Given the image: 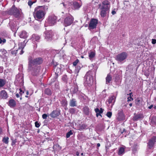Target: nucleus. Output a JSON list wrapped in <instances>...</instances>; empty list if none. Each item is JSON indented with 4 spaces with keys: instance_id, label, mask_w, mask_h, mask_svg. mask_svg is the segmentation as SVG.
<instances>
[{
    "instance_id": "nucleus-1",
    "label": "nucleus",
    "mask_w": 156,
    "mask_h": 156,
    "mask_svg": "<svg viewBox=\"0 0 156 156\" xmlns=\"http://www.w3.org/2000/svg\"><path fill=\"white\" fill-rule=\"evenodd\" d=\"M28 70L31 71L34 75H36L40 71V66H38L42 63L43 60L40 57L33 59L31 56H30L28 58Z\"/></svg>"
},
{
    "instance_id": "nucleus-2",
    "label": "nucleus",
    "mask_w": 156,
    "mask_h": 156,
    "mask_svg": "<svg viewBox=\"0 0 156 156\" xmlns=\"http://www.w3.org/2000/svg\"><path fill=\"white\" fill-rule=\"evenodd\" d=\"M46 7L44 6H38L35 9L34 15L36 20H42L44 18L46 14L45 9H48Z\"/></svg>"
},
{
    "instance_id": "nucleus-3",
    "label": "nucleus",
    "mask_w": 156,
    "mask_h": 156,
    "mask_svg": "<svg viewBox=\"0 0 156 156\" xmlns=\"http://www.w3.org/2000/svg\"><path fill=\"white\" fill-rule=\"evenodd\" d=\"M7 13L10 15H13L17 18H19L23 16V13L20 9H18L13 5L9 10L7 11Z\"/></svg>"
},
{
    "instance_id": "nucleus-4",
    "label": "nucleus",
    "mask_w": 156,
    "mask_h": 156,
    "mask_svg": "<svg viewBox=\"0 0 156 156\" xmlns=\"http://www.w3.org/2000/svg\"><path fill=\"white\" fill-rule=\"evenodd\" d=\"M93 81V73L91 71L87 72L84 76V85L86 87H90L92 84Z\"/></svg>"
},
{
    "instance_id": "nucleus-5",
    "label": "nucleus",
    "mask_w": 156,
    "mask_h": 156,
    "mask_svg": "<svg viewBox=\"0 0 156 156\" xmlns=\"http://www.w3.org/2000/svg\"><path fill=\"white\" fill-rule=\"evenodd\" d=\"M25 41H24L23 42L21 43L18 44L19 47L18 49L16 50H11V53L12 55L16 56L18 51L20 52L19 54L20 55H22L24 53L23 50L25 46V45L24 44V43H25Z\"/></svg>"
},
{
    "instance_id": "nucleus-6",
    "label": "nucleus",
    "mask_w": 156,
    "mask_h": 156,
    "mask_svg": "<svg viewBox=\"0 0 156 156\" xmlns=\"http://www.w3.org/2000/svg\"><path fill=\"white\" fill-rule=\"evenodd\" d=\"M57 18L54 15H52L49 16L48 19L45 22L46 25L48 24L50 26H52L55 25L56 23Z\"/></svg>"
},
{
    "instance_id": "nucleus-7",
    "label": "nucleus",
    "mask_w": 156,
    "mask_h": 156,
    "mask_svg": "<svg viewBox=\"0 0 156 156\" xmlns=\"http://www.w3.org/2000/svg\"><path fill=\"white\" fill-rule=\"evenodd\" d=\"M127 54L126 52H122L117 55L115 59L119 62H122L127 58Z\"/></svg>"
},
{
    "instance_id": "nucleus-8",
    "label": "nucleus",
    "mask_w": 156,
    "mask_h": 156,
    "mask_svg": "<svg viewBox=\"0 0 156 156\" xmlns=\"http://www.w3.org/2000/svg\"><path fill=\"white\" fill-rule=\"evenodd\" d=\"M73 20L74 18L72 16H68L64 19L63 25L65 27L70 26L73 23Z\"/></svg>"
},
{
    "instance_id": "nucleus-9",
    "label": "nucleus",
    "mask_w": 156,
    "mask_h": 156,
    "mask_svg": "<svg viewBox=\"0 0 156 156\" xmlns=\"http://www.w3.org/2000/svg\"><path fill=\"white\" fill-rule=\"evenodd\" d=\"M98 20L96 19H92L90 21L88 29L91 30L96 28L97 25L98 23Z\"/></svg>"
},
{
    "instance_id": "nucleus-10",
    "label": "nucleus",
    "mask_w": 156,
    "mask_h": 156,
    "mask_svg": "<svg viewBox=\"0 0 156 156\" xmlns=\"http://www.w3.org/2000/svg\"><path fill=\"white\" fill-rule=\"evenodd\" d=\"M45 38L46 41H50L52 39L53 34L51 30H46L44 33Z\"/></svg>"
},
{
    "instance_id": "nucleus-11",
    "label": "nucleus",
    "mask_w": 156,
    "mask_h": 156,
    "mask_svg": "<svg viewBox=\"0 0 156 156\" xmlns=\"http://www.w3.org/2000/svg\"><path fill=\"white\" fill-rule=\"evenodd\" d=\"M9 25L11 30L13 32L16 31L18 28L17 29L16 23L15 20H10L9 23Z\"/></svg>"
},
{
    "instance_id": "nucleus-12",
    "label": "nucleus",
    "mask_w": 156,
    "mask_h": 156,
    "mask_svg": "<svg viewBox=\"0 0 156 156\" xmlns=\"http://www.w3.org/2000/svg\"><path fill=\"white\" fill-rule=\"evenodd\" d=\"M99 5L101 7L100 8L109 10L110 7V2L107 0H105L103 2L102 5L101 4H99Z\"/></svg>"
},
{
    "instance_id": "nucleus-13",
    "label": "nucleus",
    "mask_w": 156,
    "mask_h": 156,
    "mask_svg": "<svg viewBox=\"0 0 156 156\" xmlns=\"http://www.w3.org/2000/svg\"><path fill=\"white\" fill-rule=\"evenodd\" d=\"M156 142V136H153L149 141L147 143L148 148L151 149L152 148Z\"/></svg>"
},
{
    "instance_id": "nucleus-14",
    "label": "nucleus",
    "mask_w": 156,
    "mask_h": 156,
    "mask_svg": "<svg viewBox=\"0 0 156 156\" xmlns=\"http://www.w3.org/2000/svg\"><path fill=\"white\" fill-rule=\"evenodd\" d=\"M116 97L114 95H112L110 96L108 98V102L109 104H111L110 107L112 108L114 105Z\"/></svg>"
},
{
    "instance_id": "nucleus-15",
    "label": "nucleus",
    "mask_w": 156,
    "mask_h": 156,
    "mask_svg": "<svg viewBox=\"0 0 156 156\" xmlns=\"http://www.w3.org/2000/svg\"><path fill=\"white\" fill-rule=\"evenodd\" d=\"M60 114V111L57 109L53 110L50 114L52 118H55L58 116Z\"/></svg>"
},
{
    "instance_id": "nucleus-16",
    "label": "nucleus",
    "mask_w": 156,
    "mask_h": 156,
    "mask_svg": "<svg viewBox=\"0 0 156 156\" xmlns=\"http://www.w3.org/2000/svg\"><path fill=\"white\" fill-rule=\"evenodd\" d=\"M7 92L5 90H3L0 92V98L3 99H6L8 98Z\"/></svg>"
},
{
    "instance_id": "nucleus-17",
    "label": "nucleus",
    "mask_w": 156,
    "mask_h": 156,
    "mask_svg": "<svg viewBox=\"0 0 156 156\" xmlns=\"http://www.w3.org/2000/svg\"><path fill=\"white\" fill-rule=\"evenodd\" d=\"M69 105L71 107H76L77 106V102L76 99L74 98H72L70 100Z\"/></svg>"
},
{
    "instance_id": "nucleus-18",
    "label": "nucleus",
    "mask_w": 156,
    "mask_h": 156,
    "mask_svg": "<svg viewBox=\"0 0 156 156\" xmlns=\"http://www.w3.org/2000/svg\"><path fill=\"white\" fill-rule=\"evenodd\" d=\"M8 105L11 108H14L16 106V102L13 99L10 100L7 103Z\"/></svg>"
},
{
    "instance_id": "nucleus-19",
    "label": "nucleus",
    "mask_w": 156,
    "mask_h": 156,
    "mask_svg": "<svg viewBox=\"0 0 156 156\" xmlns=\"http://www.w3.org/2000/svg\"><path fill=\"white\" fill-rule=\"evenodd\" d=\"M71 4L75 9H79L82 5V4H79L78 2L76 1L72 2Z\"/></svg>"
},
{
    "instance_id": "nucleus-20",
    "label": "nucleus",
    "mask_w": 156,
    "mask_h": 156,
    "mask_svg": "<svg viewBox=\"0 0 156 156\" xmlns=\"http://www.w3.org/2000/svg\"><path fill=\"white\" fill-rule=\"evenodd\" d=\"M40 37L38 35L36 34H33L31 38V39L34 42L36 41L38 42L40 41Z\"/></svg>"
},
{
    "instance_id": "nucleus-21",
    "label": "nucleus",
    "mask_w": 156,
    "mask_h": 156,
    "mask_svg": "<svg viewBox=\"0 0 156 156\" xmlns=\"http://www.w3.org/2000/svg\"><path fill=\"white\" fill-rule=\"evenodd\" d=\"M16 81L19 83L21 85H23L24 83L23 77L22 76H16Z\"/></svg>"
},
{
    "instance_id": "nucleus-22",
    "label": "nucleus",
    "mask_w": 156,
    "mask_h": 156,
    "mask_svg": "<svg viewBox=\"0 0 156 156\" xmlns=\"http://www.w3.org/2000/svg\"><path fill=\"white\" fill-rule=\"evenodd\" d=\"M19 36L21 38H26L28 37V34L26 31L23 30L20 33Z\"/></svg>"
},
{
    "instance_id": "nucleus-23",
    "label": "nucleus",
    "mask_w": 156,
    "mask_h": 156,
    "mask_svg": "<svg viewBox=\"0 0 156 156\" xmlns=\"http://www.w3.org/2000/svg\"><path fill=\"white\" fill-rule=\"evenodd\" d=\"M100 9H101L100 14L101 16L103 17H105L106 16L107 12L109 11V10L103 9L101 8H100Z\"/></svg>"
},
{
    "instance_id": "nucleus-24",
    "label": "nucleus",
    "mask_w": 156,
    "mask_h": 156,
    "mask_svg": "<svg viewBox=\"0 0 156 156\" xmlns=\"http://www.w3.org/2000/svg\"><path fill=\"white\" fill-rule=\"evenodd\" d=\"M89 108L87 106H85L83 108V112L84 114L86 115H89Z\"/></svg>"
},
{
    "instance_id": "nucleus-25",
    "label": "nucleus",
    "mask_w": 156,
    "mask_h": 156,
    "mask_svg": "<svg viewBox=\"0 0 156 156\" xmlns=\"http://www.w3.org/2000/svg\"><path fill=\"white\" fill-rule=\"evenodd\" d=\"M143 116L141 114H138L134 116L133 118V120L134 121H136L139 119L142 118Z\"/></svg>"
},
{
    "instance_id": "nucleus-26",
    "label": "nucleus",
    "mask_w": 156,
    "mask_h": 156,
    "mask_svg": "<svg viewBox=\"0 0 156 156\" xmlns=\"http://www.w3.org/2000/svg\"><path fill=\"white\" fill-rule=\"evenodd\" d=\"M112 79V78L111 76L109 74H108L106 78V83L108 84L111 81Z\"/></svg>"
},
{
    "instance_id": "nucleus-27",
    "label": "nucleus",
    "mask_w": 156,
    "mask_h": 156,
    "mask_svg": "<svg viewBox=\"0 0 156 156\" xmlns=\"http://www.w3.org/2000/svg\"><path fill=\"white\" fill-rule=\"evenodd\" d=\"M6 82L5 79H0V87H3L5 85Z\"/></svg>"
},
{
    "instance_id": "nucleus-28",
    "label": "nucleus",
    "mask_w": 156,
    "mask_h": 156,
    "mask_svg": "<svg viewBox=\"0 0 156 156\" xmlns=\"http://www.w3.org/2000/svg\"><path fill=\"white\" fill-rule=\"evenodd\" d=\"M55 69H56L55 72V75L58 76L61 74V69L58 67H56Z\"/></svg>"
},
{
    "instance_id": "nucleus-29",
    "label": "nucleus",
    "mask_w": 156,
    "mask_h": 156,
    "mask_svg": "<svg viewBox=\"0 0 156 156\" xmlns=\"http://www.w3.org/2000/svg\"><path fill=\"white\" fill-rule=\"evenodd\" d=\"M61 104L63 107L66 106L67 105V101L66 99H64L61 101Z\"/></svg>"
},
{
    "instance_id": "nucleus-30",
    "label": "nucleus",
    "mask_w": 156,
    "mask_h": 156,
    "mask_svg": "<svg viewBox=\"0 0 156 156\" xmlns=\"http://www.w3.org/2000/svg\"><path fill=\"white\" fill-rule=\"evenodd\" d=\"M44 93L48 95H51L52 94V92L50 89L47 88L45 90Z\"/></svg>"
},
{
    "instance_id": "nucleus-31",
    "label": "nucleus",
    "mask_w": 156,
    "mask_h": 156,
    "mask_svg": "<svg viewBox=\"0 0 156 156\" xmlns=\"http://www.w3.org/2000/svg\"><path fill=\"white\" fill-rule=\"evenodd\" d=\"M136 105L138 106H140L142 103V101L139 98H137L135 100Z\"/></svg>"
},
{
    "instance_id": "nucleus-32",
    "label": "nucleus",
    "mask_w": 156,
    "mask_h": 156,
    "mask_svg": "<svg viewBox=\"0 0 156 156\" xmlns=\"http://www.w3.org/2000/svg\"><path fill=\"white\" fill-rule=\"evenodd\" d=\"M104 110V109H102V108H101L100 110L98 108H97L94 109V111L96 113H98L100 114L102 113Z\"/></svg>"
},
{
    "instance_id": "nucleus-33",
    "label": "nucleus",
    "mask_w": 156,
    "mask_h": 156,
    "mask_svg": "<svg viewBox=\"0 0 156 156\" xmlns=\"http://www.w3.org/2000/svg\"><path fill=\"white\" fill-rule=\"evenodd\" d=\"M124 153V149L123 147H121L119 149L118 151V154L121 155L122 154Z\"/></svg>"
},
{
    "instance_id": "nucleus-34",
    "label": "nucleus",
    "mask_w": 156,
    "mask_h": 156,
    "mask_svg": "<svg viewBox=\"0 0 156 156\" xmlns=\"http://www.w3.org/2000/svg\"><path fill=\"white\" fill-rule=\"evenodd\" d=\"M76 108H71L69 109V112L71 114H74L76 112Z\"/></svg>"
},
{
    "instance_id": "nucleus-35",
    "label": "nucleus",
    "mask_w": 156,
    "mask_h": 156,
    "mask_svg": "<svg viewBox=\"0 0 156 156\" xmlns=\"http://www.w3.org/2000/svg\"><path fill=\"white\" fill-rule=\"evenodd\" d=\"M78 87L77 85H75L73 88H72V91L73 93L75 94L78 91Z\"/></svg>"
},
{
    "instance_id": "nucleus-36",
    "label": "nucleus",
    "mask_w": 156,
    "mask_h": 156,
    "mask_svg": "<svg viewBox=\"0 0 156 156\" xmlns=\"http://www.w3.org/2000/svg\"><path fill=\"white\" fill-rule=\"evenodd\" d=\"M87 127V125L85 124H83L80 125L79 127V129L80 130H82L83 129H85Z\"/></svg>"
},
{
    "instance_id": "nucleus-37",
    "label": "nucleus",
    "mask_w": 156,
    "mask_h": 156,
    "mask_svg": "<svg viewBox=\"0 0 156 156\" xmlns=\"http://www.w3.org/2000/svg\"><path fill=\"white\" fill-rule=\"evenodd\" d=\"M95 55V53L94 51H91L89 53V56L90 59L93 58Z\"/></svg>"
},
{
    "instance_id": "nucleus-38",
    "label": "nucleus",
    "mask_w": 156,
    "mask_h": 156,
    "mask_svg": "<svg viewBox=\"0 0 156 156\" xmlns=\"http://www.w3.org/2000/svg\"><path fill=\"white\" fill-rule=\"evenodd\" d=\"M9 138L8 137H4L3 138L2 141L5 144H8L9 143Z\"/></svg>"
},
{
    "instance_id": "nucleus-39",
    "label": "nucleus",
    "mask_w": 156,
    "mask_h": 156,
    "mask_svg": "<svg viewBox=\"0 0 156 156\" xmlns=\"http://www.w3.org/2000/svg\"><path fill=\"white\" fill-rule=\"evenodd\" d=\"M81 69V67L80 66L77 65L75 67V72L76 73H78Z\"/></svg>"
},
{
    "instance_id": "nucleus-40",
    "label": "nucleus",
    "mask_w": 156,
    "mask_h": 156,
    "mask_svg": "<svg viewBox=\"0 0 156 156\" xmlns=\"http://www.w3.org/2000/svg\"><path fill=\"white\" fill-rule=\"evenodd\" d=\"M0 51L5 56H6L7 51L4 49H1Z\"/></svg>"
},
{
    "instance_id": "nucleus-41",
    "label": "nucleus",
    "mask_w": 156,
    "mask_h": 156,
    "mask_svg": "<svg viewBox=\"0 0 156 156\" xmlns=\"http://www.w3.org/2000/svg\"><path fill=\"white\" fill-rule=\"evenodd\" d=\"M73 134V133L71 130H70L69 132H67L66 134V137L67 138H69L71 135Z\"/></svg>"
},
{
    "instance_id": "nucleus-42",
    "label": "nucleus",
    "mask_w": 156,
    "mask_h": 156,
    "mask_svg": "<svg viewBox=\"0 0 156 156\" xmlns=\"http://www.w3.org/2000/svg\"><path fill=\"white\" fill-rule=\"evenodd\" d=\"M6 42V40L3 38H0V44H4Z\"/></svg>"
},
{
    "instance_id": "nucleus-43",
    "label": "nucleus",
    "mask_w": 156,
    "mask_h": 156,
    "mask_svg": "<svg viewBox=\"0 0 156 156\" xmlns=\"http://www.w3.org/2000/svg\"><path fill=\"white\" fill-rule=\"evenodd\" d=\"M112 112H108L106 114V116L108 118H110L112 116Z\"/></svg>"
},
{
    "instance_id": "nucleus-44",
    "label": "nucleus",
    "mask_w": 156,
    "mask_h": 156,
    "mask_svg": "<svg viewBox=\"0 0 156 156\" xmlns=\"http://www.w3.org/2000/svg\"><path fill=\"white\" fill-rule=\"evenodd\" d=\"M58 77V76L55 75L54 77L52 79H51V82H54L56 81Z\"/></svg>"
},
{
    "instance_id": "nucleus-45",
    "label": "nucleus",
    "mask_w": 156,
    "mask_h": 156,
    "mask_svg": "<svg viewBox=\"0 0 156 156\" xmlns=\"http://www.w3.org/2000/svg\"><path fill=\"white\" fill-rule=\"evenodd\" d=\"M79 62V60L78 59H76L73 63V65L74 66H77V64Z\"/></svg>"
},
{
    "instance_id": "nucleus-46",
    "label": "nucleus",
    "mask_w": 156,
    "mask_h": 156,
    "mask_svg": "<svg viewBox=\"0 0 156 156\" xmlns=\"http://www.w3.org/2000/svg\"><path fill=\"white\" fill-rule=\"evenodd\" d=\"M59 147L60 146L58 144H56L53 145V148L54 150H56V148L57 147Z\"/></svg>"
},
{
    "instance_id": "nucleus-47",
    "label": "nucleus",
    "mask_w": 156,
    "mask_h": 156,
    "mask_svg": "<svg viewBox=\"0 0 156 156\" xmlns=\"http://www.w3.org/2000/svg\"><path fill=\"white\" fill-rule=\"evenodd\" d=\"M67 79V76L66 75H64L62 76V79L64 81H66Z\"/></svg>"
},
{
    "instance_id": "nucleus-48",
    "label": "nucleus",
    "mask_w": 156,
    "mask_h": 156,
    "mask_svg": "<svg viewBox=\"0 0 156 156\" xmlns=\"http://www.w3.org/2000/svg\"><path fill=\"white\" fill-rule=\"evenodd\" d=\"M35 126L37 128H38L40 126V124L37 121L35 122Z\"/></svg>"
},
{
    "instance_id": "nucleus-49",
    "label": "nucleus",
    "mask_w": 156,
    "mask_h": 156,
    "mask_svg": "<svg viewBox=\"0 0 156 156\" xmlns=\"http://www.w3.org/2000/svg\"><path fill=\"white\" fill-rule=\"evenodd\" d=\"M48 117L47 115L46 114H44L42 115V117L44 119H46Z\"/></svg>"
},
{
    "instance_id": "nucleus-50",
    "label": "nucleus",
    "mask_w": 156,
    "mask_h": 156,
    "mask_svg": "<svg viewBox=\"0 0 156 156\" xmlns=\"http://www.w3.org/2000/svg\"><path fill=\"white\" fill-rule=\"evenodd\" d=\"M33 3L34 2H33L29 0L28 2V5L30 7Z\"/></svg>"
},
{
    "instance_id": "nucleus-51",
    "label": "nucleus",
    "mask_w": 156,
    "mask_h": 156,
    "mask_svg": "<svg viewBox=\"0 0 156 156\" xmlns=\"http://www.w3.org/2000/svg\"><path fill=\"white\" fill-rule=\"evenodd\" d=\"M151 42L153 44H156V39H152Z\"/></svg>"
},
{
    "instance_id": "nucleus-52",
    "label": "nucleus",
    "mask_w": 156,
    "mask_h": 156,
    "mask_svg": "<svg viewBox=\"0 0 156 156\" xmlns=\"http://www.w3.org/2000/svg\"><path fill=\"white\" fill-rule=\"evenodd\" d=\"M19 90L20 91V92L19 93L21 95L22 94L24 93V92L22 90L21 88H20L19 89Z\"/></svg>"
},
{
    "instance_id": "nucleus-53",
    "label": "nucleus",
    "mask_w": 156,
    "mask_h": 156,
    "mask_svg": "<svg viewBox=\"0 0 156 156\" xmlns=\"http://www.w3.org/2000/svg\"><path fill=\"white\" fill-rule=\"evenodd\" d=\"M3 67H0V73H2L3 72Z\"/></svg>"
},
{
    "instance_id": "nucleus-54",
    "label": "nucleus",
    "mask_w": 156,
    "mask_h": 156,
    "mask_svg": "<svg viewBox=\"0 0 156 156\" xmlns=\"http://www.w3.org/2000/svg\"><path fill=\"white\" fill-rule=\"evenodd\" d=\"M152 121L155 124H156V117L153 118L152 119Z\"/></svg>"
},
{
    "instance_id": "nucleus-55",
    "label": "nucleus",
    "mask_w": 156,
    "mask_h": 156,
    "mask_svg": "<svg viewBox=\"0 0 156 156\" xmlns=\"http://www.w3.org/2000/svg\"><path fill=\"white\" fill-rule=\"evenodd\" d=\"M99 115H100L102 117V115H101V114L99 113H96V116L97 117H98Z\"/></svg>"
},
{
    "instance_id": "nucleus-56",
    "label": "nucleus",
    "mask_w": 156,
    "mask_h": 156,
    "mask_svg": "<svg viewBox=\"0 0 156 156\" xmlns=\"http://www.w3.org/2000/svg\"><path fill=\"white\" fill-rule=\"evenodd\" d=\"M129 97L130 98V99H132V100H133V98H132V97H131V95H132V96H133V95H132V93H129Z\"/></svg>"
},
{
    "instance_id": "nucleus-57",
    "label": "nucleus",
    "mask_w": 156,
    "mask_h": 156,
    "mask_svg": "<svg viewBox=\"0 0 156 156\" xmlns=\"http://www.w3.org/2000/svg\"><path fill=\"white\" fill-rule=\"evenodd\" d=\"M112 13L113 15H114L116 13V12L115 10H112Z\"/></svg>"
},
{
    "instance_id": "nucleus-58",
    "label": "nucleus",
    "mask_w": 156,
    "mask_h": 156,
    "mask_svg": "<svg viewBox=\"0 0 156 156\" xmlns=\"http://www.w3.org/2000/svg\"><path fill=\"white\" fill-rule=\"evenodd\" d=\"M16 97L17 98L20 97V95L18 93H16Z\"/></svg>"
},
{
    "instance_id": "nucleus-59",
    "label": "nucleus",
    "mask_w": 156,
    "mask_h": 156,
    "mask_svg": "<svg viewBox=\"0 0 156 156\" xmlns=\"http://www.w3.org/2000/svg\"><path fill=\"white\" fill-rule=\"evenodd\" d=\"M127 101H128L132 100V99H130V97H128L127 98Z\"/></svg>"
},
{
    "instance_id": "nucleus-60",
    "label": "nucleus",
    "mask_w": 156,
    "mask_h": 156,
    "mask_svg": "<svg viewBox=\"0 0 156 156\" xmlns=\"http://www.w3.org/2000/svg\"><path fill=\"white\" fill-rule=\"evenodd\" d=\"M79 153L78 151H77L76 153V155H75V156H79Z\"/></svg>"
},
{
    "instance_id": "nucleus-61",
    "label": "nucleus",
    "mask_w": 156,
    "mask_h": 156,
    "mask_svg": "<svg viewBox=\"0 0 156 156\" xmlns=\"http://www.w3.org/2000/svg\"><path fill=\"white\" fill-rule=\"evenodd\" d=\"M2 129L0 127V135L2 134Z\"/></svg>"
},
{
    "instance_id": "nucleus-62",
    "label": "nucleus",
    "mask_w": 156,
    "mask_h": 156,
    "mask_svg": "<svg viewBox=\"0 0 156 156\" xmlns=\"http://www.w3.org/2000/svg\"><path fill=\"white\" fill-rule=\"evenodd\" d=\"M153 107V105H151L148 107V108L150 109H151Z\"/></svg>"
},
{
    "instance_id": "nucleus-63",
    "label": "nucleus",
    "mask_w": 156,
    "mask_h": 156,
    "mask_svg": "<svg viewBox=\"0 0 156 156\" xmlns=\"http://www.w3.org/2000/svg\"><path fill=\"white\" fill-rule=\"evenodd\" d=\"M97 146L98 147H99L100 146V144L99 143H98L97 144Z\"/></svg>"
},
{
    "instance_id": "nucleus-64",
    "label": "nucleus",
    "mask_w": 156,
    "mask_h": 156,
    "mask_svg": "<svg viewBox=\"0 0 156 156\" xmlns=\"http://www.w3.org/2000/svg\"><path fill=\"white\" fill-rule=\"evenodd\" d=\"M26 93L27 95H28L29 94V92L28 90L26 91Z\"/></svg>"
}]
</instances>
